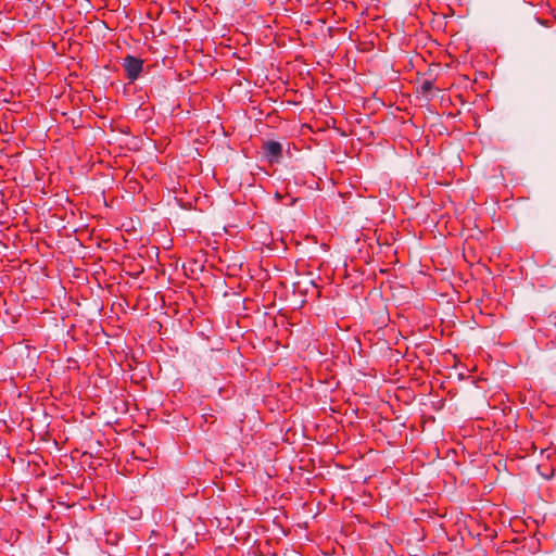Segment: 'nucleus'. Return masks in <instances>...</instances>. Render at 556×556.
Segmentation results:
<instances>
[{
    "label": "nucleus",
    "instance_id": "nucleus-1",
    "mask_svg": "<svg viewBox=\"0 0 556 556\" xmlns=\"http://www.w3.org/2000/svg\"><path fill=\"white\" fill-rule=\"evenodd\" d=\"M123 68L125 71L126 78L132 83L139 78L143 70V61L139 58L128 54L123 60Z\"/></svg>",
    "mask_w": 556,
    "mask_h": 556
},
{
    "label": "nucleus",
    "instance_id": "nucleus-2",
    "mask_svg": "<svg viewBox=\"0 0 556 556\" xmlns=\"http://www.w3.org/2000/svg\"><path fill=\"white\" fill-rule=\"evenodd\" d=\"M262 150L269 163H278L282 156V146L278 141H265Z\"/></svg>",
    "mask_w": 556,
    "mask_h": 556
},
{
    "label": "nucleus",
    "instance_id": "nucleus-3",
    "mask_svg": "<svg viewBox=\"0 0 556 556\" xmlns=\"http://www.w3.org/2000/svg\"><path fill=\"white\" fill-rule=\"evenodd\" d=\"M421 87H422L424 91H429L432 88V83L429 81V80H426V81L422 83Z\"/></svg>",
    "mask_w": 556,
    "mask_h": 556
}]
</instances>
